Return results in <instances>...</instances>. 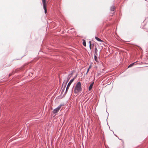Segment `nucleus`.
Returning <instances> with one entry per match:
<instances>
[{"label": "nucleus", "mask_w": 148, "mask_h": 148, "mask_svg": "<svg viewBox=\"0 0 148 148\" xmlns=\"http://www.w3.org/2000/svg\"><path fill=\"white\" fill-rule=\"evenodd\" d=\"M82 90L81 84V82H79L75 86L74 91L75 93L78 94Z\"/></svg>", "instance_id": "f257e3e1"}, {"label": "nucleus", "mask_w": 148, "mask_h": 148, "mask_svg": "<svg viewBox=\"0 0 148 148\" xmlns=\"http://www.w3.org/2000/svg\"><path fill=\"white\" fill-rule=\"evenodd\" d=\"M43 7L45 10V12L46 14L47 13V3L46 0H42Z\"/></svg>", "instance_id": "f03ea898"}, {"label": "nucleus", "mask_w": 148, "mask_h": 148, "mask_svg": "<svg viewBox=\"0 0 148 148\" xmlns=\"http://www.w3.org/2000/svg\"><path fill=\"white\" fill-rule=\"evenodd\" d=\"M62 106V105H60L59 106H58L57 108L54 109L53 111V113L54 114H56V113H57L59 110Z\"/></svg>", "instance_id": "7ed1b4c3"}, {"label": "nucleus", "mask_w": 148, "mask_h": 148, "mask_svg": "<svg viewBox=\"0 0 148 148\" xmlns=\"http://www.w3.org/2000/svg\"><path fill=\"white\" fill-rule=\"evenodd\" d=\"M74 79V78H73V79H71L70 81L68 83V84L67 85V86L66 87V92H67V90L69 89V87H70L71 84L73 81Z\"/></svg>", "instance_id": "20e7f679"}, {"label": "nucleus", "mask_w": 148, "mask_h": 148, "mask_svg": "<svg viewBox=\"0 0 148 148\" xmlns=\"http://www.w3.org/2000/svg\"><path fill=\"white\" fill-rule=\"evenodd\" d=\"M93 84H94V82H92L90 84V86H89L88 88L89 90L90 91L91 90V89L92 88Z\"/></svg>", "instance_id": "39448f33"}, {"label": "nucleus", "mask_w": 148, "mask_h": 148, "mask_svg": "<svg viewBox=\"0 0 148 148\" xmlns=\"http://www.w3.org/2000/svg\"><path fill=\"white\" fill-rule=\"evenodd\" d=\"M95 39L98 41L100 42H103V41L101 40L100 39L98 38L97 37H95Z\"/></svg>", "instance_id": "423d86ee"}, {"label": "nucleus", "mask_w": 148, "mask_h": 148, "mask_svg": "<svg viewBox=\"0 0 148 148\" xmlns=\"http://www.w3.org/2000/svg\"><path fill=\"white\" fill-rule=\"evenodd\" d=\"M98 51V50L97 48L96 47L95 48V53L94 55H97V51Z\"/></svg>", "instance_id": "0eeeda50"}, {"label": "nucleus", "mask_w": 148, "mask_h": 148, "mask_svg": "<svg viewBox=\"0 0 148 148\" xmlns=\"http://www.w3.org/2000/svg\"><path fill=\"white\" fill-rule=\"evenodd\" d=\"M115 9V7L114 6H112L110 8V10L111 11H114Z\"/></svg>", "instance_id": "6e6552de"}, {"label": "nucleus", "mask_w": 148, "mask_h": 148, "mask_svg": "<svg viewBox=\"0 0 148 148\" xmlns=\"http://www.w3.org/2000/svg\"><path fill=\"white\" fill-rule=\"evenodd\" d=\"M83 45L84 46L86 47V41L84 40H83Z\"/></svg>", "instance_id": "1a4fd4ad"}, {"label": "nucleus", "mask_w": 148, "mask_h": 148, "mask_svg": "<svg viewBox=\"0 0 148 148\" xmlns=\"http://www.w3.org/2000/svg\"><path fill=\"white\" fill-rule=\"evenodd\" d=\"M97 55H94V58H95V60L97 62Z\"/></svg>", "instance_id": "9d476101"}, {"label": "nucleus", "mask_w": 148, "mask_h": 148, "mask_svg": "<svg viewBox=\"0 0 148 148\" xmlns=\"http://www.w3.org/2000/svg\"><path fill=\"white\" fill-rule=\"evenodd\" d=\"M89 47L90 49L91 50V47H92V44H91V42L90 41H89Z\"/></svg>", "instance_id": "9b49d317"}, {"label": "nucleus", "mask_w": 148, "mask_h": 148, "mask_svg": "<svg viewBox=\"0 0 148 148\" xmlns=\"http://www.w3.org/2000/svg\"><path fill=\"white\" fill-rule=\"evenodd\" d=\"M135 63H132L131 64H130L129 66H128V68L130 67H132V66H133L134 64Z\"/></svg>", "instance_id": "f8f14e48"}, {"label": "nucleus", "mask_w": 148, "mask_h": 148, "mask_svg": "<svg viewBox=\"0 0 148 148\" xmlns=\"http://www.w3.org/2000/svg\"><path fill=\"white\" fill-rule=\"evenodd\" d=\"M69 79L68 80H67V81H66V83L65 84V86H66V84L68 82V81L69 80Z\"/></svg>", "instance_id": "ddd939ff"}, {"label": "nucleus", "mask_w": 148, "mask_h": 148, "mask_svg": "<svg viewBox=\"0 0 148 148\" xmlns=\"http://www.w3.org/2000/svg\"><path fill=\"white\" fill-rule=\"evenodd\" d=\"M89 71V69H88V70L87 71V73H86V75L87 74V73Z\"/></svg>", "instance_id": "4468645a"}, {"label": "nucleus", "mask_w": 148, "mask_h": 148, "mask_svg": "<svg viewBox=\"0 0 148 148\" xmlns=\"http://www.w3.org/2000/svg\"><path fill=\"white\" fill-rule=\"evenodd\" d=\"M90 66L89 68H88V69H89V70L90 69Z\"/></svg>", "instance_id": "2eb2a0df"}]
</instances>
